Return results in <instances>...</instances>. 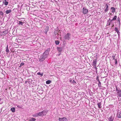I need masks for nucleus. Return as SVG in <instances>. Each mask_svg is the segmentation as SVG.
<instances>
[{"label":"nucleus","mask_w":121,"mask_h":121,"mask_svg":"<svg viewBox=\"0 0 121 121\" xmlns=\"http://www.w3.org/2000/svg\"><path fill=\"white\" fill-rule=\"evenodd\" d=\"M95 66V70L96 71H97V68L96 67V66Z\"/></svg>","instance_id":"obj_43"},{"label":"nucleus","mask_w":121,"mask_h":121,"mask_svg":"<svg viewBox=\"0 0 121 121\" xmlns=\"http://www.w3.org/2000/svg\"><path fill=\"white\" fill-rule=\"evenodd\" d=\"M115 64L117 65V59H115Z\"/></svg>","instance_id":"obj_37"},{"label":"nucleus","mask_w":121,"mask_h":121,"mask_svg":"<svg viewBox=\"0 0 121 121\" xmlns=\"http://www.w3.org/2000/svg\"><path fill=\"white\" fill-rule=\"evenodd\" d=\"M36 119L35 118H31L30 120V121H35Z\"/></svg>","instance_id":"obj_21"},{"label":"nucleus","mask_w":121,"mask_h":121,"mask_svg":"<svg viewBox=\"0 0 121 121\" xmlns=\"http://www.w3.org/2000/svg\"><path fill=\"white\" fill-rule=\"evenodd\" d=\"M72 83L73 84H76V82L74 80H73V81L72 82Z\"/></svg>","instance_id":"obj_36"},{"label":"nucleus","mask_w":121,"mask_h":121,"mask_svg":"<svg viewBox=\"0 0 121 121\" xmlns=\"http://www.w3.org/2000/svg\"><path fill=\"white\" fill-rule=\"evenodd\" d=\"M116 87V91L117 95V97L118 96L121 97V90L119 88H117V86Z\"/></svg>","instance_id":"obj_1"},{"label":"nucleus","mask_w":121,"mask_h":121,"mask_svg":"<svg viewBox=\"0 0 121 121\" xmlns=\"http://www.w3.org/2000/svg\"><path fill=\"white\" fill-rule=\"evenodd\" d=\"M17 107H18V108H21L19 106H17Z\"/></svg>","instance_id":"obj_46"},{"label":"nucleus","mask_w":121,"mask_h":121,"mask_svg":"<svg viewBox=\"0 0 121 121\" xmlns=\"http://www.w3.org/2000/svg\"><path fill=\"white\" fill-rule=\"evenodd\" d=\"M43 114V116L45 115L47 113V112H48V110H44L42 112Z\"/></svg>","instance_id":"obj_8"},{"label":"nucleus","mask_w":121,"mask_h":121,"mask_svg":"<svg viewBox=\"0 0 121 121\" xmlns=\"http://www.w3.org/2000/svg\"><path fill=\"white\" fill-rule=\"evenodd\" d=\"M99 83L98 84V86L99 87H101V83L100 81H99Z\"/></svg>","instance_id":"obj_26"},{"label":"nucleus","mask_w":121,"mask_h":121,"mask_svg":"<svg viewBox=\"0 0 121 121\" xmlns=\"http://www.w3.org/2000/svg\"><path fill=\"white\" fill-rule=\"evenodd\" d=\"M47 57V56L46 55H44L43 54V55L41 56L40 58L39 59V61H43L44 59H45V58Z\"/></svg>","instance_id":"obj_3"},{"label":"nucleus","mask_w":121,"mask_h":121,"mask_svg":"<svg viewBox=\"0 0 121 121\" xmlns=\"http://www.w3.org/2000/svg\"><path fill=\"white\" fill-rule=\"evenodd\" d=\"M33 116L35 117H37L38 116H43L42 112L39 113H37L35 114H34L33 115Z\"/></svg>","instance_id":"obj_4"},{"label":"nucleus","mask_w":121,"mask_h":121,"mask_svg":"<svg viewBox=\"0 0 121 121\" xmlns=\"http://www.w3.org/2000/svg\"><path fill=\"white\" fill-rule=\"evenodd\" d=\"M97 59L94 60L93 61V64L94 66H96V64L97 62Z\"/></svg>","instance_id":"obj_10"},{"label":"nucleus","mask_w":121,"mask_h":121,"mask_svg":"<svg viewBox=\"0 0 121 121\" xmlns=\"http://www.w3.org/2000/svg\"><path fill=\"white\" fill-rule=\"evenodd\" d=\"M59 120L60 121H67V119L65 117L59 118Z\"/></svg>","instance_id":"obj_7"},{"label":"nucleus","mask_w":121,"mask_h":121,"mask_svg":"<svg viewBox=\"0 0 121 121\" xmlns=\"http://www.w3.org/2000/svg\"><path fill=\"white\" fill-rule=\"evenodd\" d=\"M112 25H113L112 26H114V24H112Z\"/></svg>","instance_id":"obj_50"},{"label":"nucleus","mask_w":121,"mask_h":121,"mask_svg":"<svg viewBox=\"0 0 121 121\" xmlns=\"http://www.w3.org/2000/svg\"><path fill=\"white\" fill-rule=\"evenodd\" d=\"M111 9L112 10V12L114 13L115 12V9L113 7H111Z\"/></svg>","instance_id":"obj_13"},{"label":"nucleus","mask_w":121,"mask_h":121,"mask_svg":"<svg viewBox=\"0 0 121 121\" xmlns=\"http://www.w3.org/2000/svg\"><path fill=\"white\" fill-rule=\"evenodd\" d=\"M0 15L3 16V13L2 11L0 12Z\"/></svg>","instance_id":"obj_35"},{"label":"nucleus","mask_w":121,"mask_h":121,"mask_svg":"<svg viewBox=\"0 0 121 121\" xmlns=\"http://www.w3.org/2000/svg\"><path fill=\"white\" fill-rule=\"evenodd\" d=\"M60 43L59 41L58 40L56 41H55V43L56 45H58Z\"/></svg>","instance_id":"obj_20"},{"label":"nucleus","mask_w":121,"mask_h":121,"mask_svg":"<svg viewBox=\"0 0 121 121\" xmlns=\"http://www.w3.org/2000/svg\"><path fill=\"white\" fill-rule=\"evenodd\" d=\"M108 9L106 8V9H105L104 11L105 12H106L108 11Z\"/></svg>","instance_id":"obj_34"},{"label":"nucleus","mask_w":121,"mask_h":121,"mask_svg":"<svg viewBox=\"0 0 121 121\" xmlns=\"http://www.w3.org/2000/svg\"><path fill=\"white\" fill-rule=\"evenodd\" d=\"M28 81H26L25 82V83H26L27 82H28Z\"/></svg>","instance_id":"obj_44"},{"label":"nucleus","mask_w":121,"mask_h":121,"mask_svg":"<svg viewBox=\"0 0 121 121\" xmlns=\"http://www.w3.org/2000/svg\"><path fill=\"white\" fill-rule=\"evenodd\" d=\"M110 25V22H108H108H107V26H109Z\"/></svg>","instance_id":"obj_29"},{"label":"nucleus","mask_w":121,"mask_h":121,"mask_svg":"<svg viewBox=\"0 0 121 121\" xmlns=\"http://www.w3.org/2000/svg\"><path fill=\"white\" fill-rule=\"evenodd\" d=\"M117 16H114V17H113V18L112 19V20H116L117 19Z\"/></svg>","instance_id":"obj_22"},{"label":"nucleus","mask_w":121,"mask_h":121,"mask_svg":"<svg viewBox=\"0 0 121 121\" xmlns=\"http://www.w3.org/2000/svg\"><path fill=\"white\" fill-rule=\"evenodd\" d=\"M8 4V2L6 1L4 3V4L5 5H7Z\"/></svg>","instance_id":"obj_31"},{"label":"nucleus","mask_w":121,"mask_h":121,"mask_svg":"<svg viewBox=\"0 0 121 121\" xmlns=\"http://www.w3.org/2000/svg\"><path fill=\"white\" fill-rule=\"evenodd\" d=\"M6 48H8V45H7Z\"/></svg>","instance_id":"obj_48"},{"label":"nucleus","mask_w":121,"mask_h":121,"mask_svg":"<svg viewBox=\"0 0 121 121\" xmlns=\"http://www.w3.org/2000/svg\"><path fill=\"white\" fill-rule=\"evenodd\" d=\"M11 110L13 112H15V108L14 107H13L11 108Z\"/></svg>","instance_id":"obj_16"},{"label":"nucleus","mask_w":121,"mask_h":121,"mask_svg":"<svg viewBox=\"0 0 121 121\" xmlns=\"http://www.w3.org/2000/svg\"><path fill=\"white\" fill-rule=\"evenodd\" d=\"M11 11L12 10H7L5 11V13L6 14H8L11 13Z\"/></svg>","instance_id":"obj_14"},{"label":"nucleus","mask_w":121,"mask_h":121,"mask_svg":"<svg viewBox=\"0 0 121 121\" xmlns=\"http://www.w3.org/2000/svg\"><path fill=\"white\" fill-rule=\"evenodd\" d=\"M114 30H115V31L117 32L119 31L118 29L117 28V27H115L114 29Z\"/></svg>","instance_id":"obj_27"},{"label":"nucleus","mask_w":121,"mask_h":121,"mask_svg":"<svg viewBox=\"0 0 121 121\" xmlns=\"http://www.w3.org/2000/svg\"><path fill=\"white\" fill-rule=\"evenodd\" d=\"M28 80H29V81H28V83L29 84H31V82L33 81V80L31 79H28Z\"/></svg>","instance_id":"obj_17"},{"label":"nucleus","mask_w":121,"mask_h":121,"mask_svg":"<svg viewBox=\"0 0 121 121\" xmlns=\"http://www.w3.org/2000/svg\"><path fill=\"white\" fill-rule=\"evenodd\" d=\"M50 49L49 48H48L47 50L45 51V52L43 54V55H46L47 56V55H48L49 53V52L50 51Z\"/></svg>","instance_id":"obj_5"},{"label":"nucleus","mask_w":121,"mask_h":121,"mask_svg":"<svg viewBox=\"0 0 121 121\" xmlns=\"http://www.w3.org/2000/svg\"><path fill=\"white\" fill-rule=\"evenodd\" d=\"M83 12L84 14H86L88 12V10L86 9L85 8H83Z\"/></svg>","instance_id":"obj_9"},{"label":"nucleus","mask_w":121,"mask_h":121,"mask_svg":"<svg viewBox=\"0 0 121 121\" xmlns=\"http://www.w3.org/2000/svg\"><path fill=\"white\" fill-rule=\"evenodd\" d=\"M2 100V99L1 98L0 99V101H1Z\"/></svg>","instance_id":"obj_47"},{"label":"nucleus","mask_w":121,"mask_h":121,"mask_svg":"<svg viewBox=\"0 0 121 121\" xmlns=\"http://www.w3.org/2000/svg\"><path fill=\"white\" fill-rule=\"evenodd\" d=\"M69 81H70V82H72V80H69Z\"/></svg>","instance_id":"obj_45"},{"label":"nucleus","mask_w":121,"mask_h":121,"mask_svg":"<svg viewBox=\"0 0 121 121\" xmlns=\"http://www.w3.org/2000/svg\"><path fill=\"white\" fill-rule=\"evenodd\" d=\"M106 8L108 9V5L107 4H106Z\"/></svg>","instance_id":"obj_42"},{"label":"nucleus","mask_w":121,"mask_h":121,"mask_svg":"<svg viewBox=\"0 0 121 121\" xmlns=\"http://www.w3.org/2000/svg\"><path fill=\"white\" fill-rule=\"evenodd\" d=\"M96 80H97L98 81V82H99V76H97Z\"/></svg>","instance_id":"obj_33"},{"label":"nucleus","mask_w":121,"mask_h":121,"mask_svg":"<svg viewBox=\"0 0 121 121\" xmlns=\"http://www.w3.org/2000/svg\"><path fill=\"white\" fill-rule=\"evenodd\" d=\"M120 18L119 17H118L117 18V21L119 22V26H120Z\"/></svg>","instance_id":"obj_19"},{"label":"nucleus","mask_w":121,"mask_h":121,"mask_svg":"<svg viewBox=\"0 0 121 121\" xmlns=\"http://www.w3.org/2000/svg\"><path fill=\"white\" fill-rule=\"evenodd\" d=\"M113 119L114 118L112 117V116H111L108 118L109 121H113Z\"/></svg>","instance_id":"obj_12"},{"label":"nucleus","mask_w":121,"mask_h":121,"mask_svg":"<svg viewBox=\"0 0 121 121\" xmlns=\"http://www.w3.org/2000/svg\"><path fill=\"white\" fill-rule=\"evenodd\" d=\"M6 52L8 53L9 52V50L8 48H6Z\"/></svg>","instance_id":"obj_32"},{"label":"nucleus","mask_w":121,"mask_h":121,"mask_svg":"<svg viewBox=\"0 0 121 121\" xmlns=\"http://www.w3.org/2000/svg\"><path fill=\"white\" fill-rule=\"evenodd\" d=\"M45 31H44V32L45 33H47V32L48 30V27H46L45 28Z\"/></svg>","instance_id":"obj_15"},{"label":"nucleus","mask_w":121,"mask_h":121,"mask_svg":"<svg viewBox=\"0 0 121 121\" xmlns=\"http://www.w3.org/2000/svg\"><path fill=\"white\" fill-rule=\"evenodd\" d=\"M71 34L70 33H67L64 37L65 39L69 40L70 38Z\"/></svg>","instance_id":"obj_2"},{"label":"nucleus","mask_w":121,"mask_h":121,"mask_svg":"<svg viewBox=\"0 0 121 121\" xmlns=\"http://www.w3.org/2000/svg\"><path fill=\"white\" fill-rule=\"evenodd\" d=\"M113 21V20H112V19L111 20V19H109L108 21V22H110V23Z\"/></svg>","instance_id":"obj_38"},{"label":"nucleus","mask_w":121,"mask_h":121,"mask_svg":"<svg viewBox=\"0 0 121 121\" xmlns=\"http://www.w3.org/2000/svg\"><path fill=\"white\" fill-rule=\"evenodd\" d=\"M37 74L38 75H41V76H43V73H41L40 72H39L37 73Z\"/></svg>","instance_id":"obj_28"},{"label":"nucleus","mask_w":121,"mask_h":121,"mask_svg":"<svg viewBox=\"0 0 121 121\" xmlns=\"http://www.w3.org/2000/svg\"><path fill=\"white\" fill-rule=\"evenodd\" d=\"M57 32H57L59 33H60V34L61 32L60 31V30H59L58 31H57V32Z\"/></svg>","instance_id":"obj_41"},{"label":"nucleus","mask_w":121,"mask_h":121,"mask_svg":"<svg viewBox=\"0 0 121 121\" xmlns=\"http://www.w3.org/2000/svg\"><path fill=\"white\" fill-rule=\"evenodd\" d=\"M57 49L58 50V51L60 52H61L62 50V47H57Z\"/></svg>","instance_id":"obj_11"},{"label":"nucleus","mask_w":121,"mask_h":121,"mask_svg":"<svg viewBox=\"0 0 121 121\" xmlns=\"http://www.w3.org/2000/svg\"><path fill=\"white\" fill-rule=\"evenodd\" d=\"M24 63L22 62L20 64V67H21L23 65H24Z\"/></svg>","instance_id":"obj_30"},{"label":"nucleus","mask_w":121,"mask_h":121,"mask_svg":"<svg viewBox=\"0 0 121 121\" xmlns=\"http://www.w3.org/2000/svg\"><path fill=\"white\" fill-rule=\"evenodd\" d=\"M55 36H56V37H57V36H58V35H60V34H58V33H57V32H55Z\"/></svg>","instance_id":"obj_23"},{"label":"nucleus","mask_w":121,"mask_h":121,"mask_svg":"<svg viewBox=\"0 0 121 121\" xmlns=\"http://www.w3.org/2000/svg\"><path fill=\"white\" fill-rule=\"evenodd\" d=\"M119 110L117 111V117L118 118H121V112L120 111V112H119Z\"/></svg>","instance_id":"obj_6"},{"label":"nucleus","mask_w":121,"mask_h":121,"mask_svg":"<svg viewBox=\"0 0 121 121\" xmlns=\"http://www.w3.org/2000/svg\"><path fill=\"white\" fill-rule=\"evenodd\" d=\"M18 23L19 25H23V22H22L21 21H19L18 22Z\"/></svg>","instance_id":"obj_25"},{"label":"nucleus","mask_w":121,"mask_h":121,"mask_svg":"<svg viewBox=\"0 0 121 121\" xmlns=\"http://www.w3.org/2000/svg\"><path fill=\"white\" fill-rule=\"evenodd\" d=\"M7 0H4V1H6Z\"/></svg>","instance_id":"obj_49"},{"label":"nucleus","mask_w":121,"mask_h":121,"mask_svg":"<svg viewBox=\"0 0 121 121\" xmlns=\"http://www.w3.org/2000/svg\"><path fill=\"white\" fill-rule=\"evenodd\" d=\"M101 103L99 102L98 104V105L99 108H101Z\"/></svg>","instance_id":"obj_24"},{"label":"nucleus","mask_w":121,"mask_h":121,"mask_svg":"<svg viewBox=\"0 0 121 121\" xmlns=\"http://www.w3.org/2000/svg\"><path fill=\"white\" fill-rule=\"evenodd\" d=\"M51 81L50 80H48L46 82V83L47 84H50L51 82Z\"/></svg>","instance_id":"obj_18"},{"label":"nucleus","mask_w":121,"mask_h":121,"mask_svg":"<svg viewBox=\"0 0 121 121\" xmlns=\"http://www.w3.org/2000/svg\"><path fill=\"white\" fill-rule=\"evenodd\" d=\"M117 32V33L118 36H120V32L119 31Z\"/></svg>","instance_id":"obj_39"},{"label":"nucleus","mask_w":121,"mask_h":121,"mask_svg":"<svg viewBox=\"0 0 121 121\" xmlns=\"http://www.w3.org/2000/svg\"><path fill=\"white\" fill-rule=\"evenodd\" d=\"M112 57L113 58V59L114 60H115V56H112Z\"/></svg>","instance_id":"obj_40"}]
</instances>
